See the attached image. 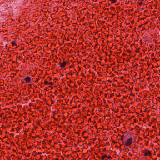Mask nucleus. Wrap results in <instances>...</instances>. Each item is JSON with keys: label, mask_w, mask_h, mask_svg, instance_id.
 Here are the masks:
<instances>
[{"label": "nucleus", "mask_w": 160, "mask_h": 160, "mask_svg": "<svg viewBox=\"0 0 160 160\" xmlns=\"http://www.w3.org/2000/svg\"><path fill=\"white\" fill-rule=\"evenodd\" d=\"M11 43L12 44V46H17L16 42V41H12L11 42Z\"/></svg>", "instance_id": "0eeeda50"}, {"label": "nucleus", "mask_w": 160, "mask_h": 160, "mask_svg": "<svg viewBox=\"0 0 160 160\" xmlns=\"http://www.w3.org/2000/svg\"><path fill=\"white\" fill-rule=\"evenodd\" d=\"M66 62L65 61H64L63 62L61 63H59V64L60 65V67L61 68H64L66 66Z\"/></svg>", "instance_id": "39448f33"}, {"label": "nucleus", "mask_w": 160, "mask_h": 160, "mask_svg": "<svg viewBox=\"0 0 160 160\" xmlns=\"http://www.w3.org/2000/svg\"><path fill=\"white\" fill-rule=\"evenodd\" d=\"M142 152L144 153V156H149L150 157H151L152 156L151 151L149 149H145L142 151Z\"/></svg>", "instance_id": "f03ea898"}, {"label": "nucleus", "mask_w": 160, "mask_h": 160, "mask_svg": "<svg viewBox=\"0 0 160 160\" xmlns=\"http://www.w3.org/2000/svg\"><path fill=\"white\" fill-rule=\"evenodd\" d=\"M132 138L130 137L123 141V144L126 147L130 146L132 143Z\"/></svg>", "instance_id": "f257e3e1"}, {"label": "nucleus", "mask_w": 160, "mask_h": 160, "mask_svg": "<svg viewBox=\"0 0 160 160\" xmlns=\"http://www.w3.org/2000/svg\"><path fill=\"white\" fill-rule=\"evenodd\" d=\"M39 79V78H38V79H37V80H36L35 81V82H38V80Z\"/></svg>", "instance_id": "9d476101"}, {"label": "nucleus", "mask_w": 160, "mask_h": 160, "mask_svg": "<svg viewBox=\"0 0 160 160\" xmlns=\"http://www.w3.org/2000/svg\"><path fill=\"white\" fill-rule=\"evenodd\" d=\"M44 84L45 85H53V83L52 82H48L46 80H44Z\"/></svg>", "instance_id": "423d86ee"}, {"label": "nucleus", "mask_w": 160, "mask_h": 160, "mask_svg": "<svg viewBox=\"0 0 160 160\" xmlns=\"http://www.w3.org/2000/svg\"><path fill=\"white\" fill-rule=\"evenodd\" d=\"M25 81L26 83H29L31 82V78L29 76H27L23 80Z\"/></svg>", "instance_id": "20e7f679"}, {"label": "nucleus", "mask_w": 160, "mask_h": 160, "mask_svg": "<svg viewBox=\"0 0 160 160\" xmlns=\"http://www.w3.org/2000/svg\"><path fill=\"white\" fill-rule=\"evenodd\" d=\"M106 158H107V159H112L111 156L110 155H107L106 154H104L103 155H102V157H101V159L102 160H103Z\"/></svg>", "instance_id": "7ed1b4c3"}, {"label": "nucleus", "mask_w": 160, "mask_h": 160, "mask_svg": "<svg viewBox=\"0 0 160 160\" xmlns=\"http://www.w3.org/2000/svg\"><path fill=\"white\" fill-rule=\"evenodd\" d=\"M108 0L111 2V3H113V4L115 3L117 1V0Z\"/></svg>", "instance_id": "6e6552de"}, {"label": "nucleus", "mask_w": 160, "mask_h": 160, "mask_svg": "<svg viewBox=\"0 0 160 160\" xmlns=\"http://www.w3.org/2000/svg\"><path fill=\"white\" fill-rule=\"evenodd\" d=\"M121 140L123 142L124 140H125L124 139V135H123L121 136Z\"/></svg>", "instance_id": "1a4fd4ad"}]
</instances>
